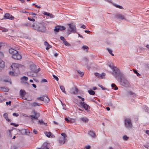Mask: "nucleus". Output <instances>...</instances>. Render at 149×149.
Masks as SVG:
<instances>
[{"label":"nucleus","mask_w":149,"mask_h":149,"mask_svg":"<svg viewBox=\"0 0 149 149\" xmlns=\"http://www.w3.org/2000/svg\"><path fill=\"white\" fill-rule=\"evenodd\" d=\"M71 90L72 91L71 93L74 95L78 94L79 90L76 86H75L74 87L72 88Z\"/></svg>","instance_id":"obj_11"},{"label":"nucleus","mask_w":149,"mask_h":149,"mask_svg":"<svg viewBox=\"0 0 149 149\" xmlns=\"http://www.w3.org/2000/svg\"><path fill=\"white\" fill-rule=\"evenodd\" d=\"M41 82H47V79H43L41 80Z\"/></svg>","instance_id":"obj_61"},{"label":"nucleus","mask_w":149,"mask_h":149,"mask_svg":"<svg viewBox=\"0 0 149 149\" xmlns=\"http://www.w3.org/2000/svg\"><path fill=\"white\" fill-rule=\"evenodd\" d=\"M10 149H17V148L16 146H13L11 147Z\"/></svg>","instance_id":"obj_62"},{"label":"nucleus","mask_w":149,"mask_h":149,"mask_svg":"<svg viewBox=\"0 0 149 149\" xmlns=\"http://www.w3.org/2000/svg\"><path fill=\"white\" fill-rule=\"evenodd\" d=\"M108 66L112 70L111 74L116 79H119L122 77L124 74L120 71L118 68L113 65V63H111L108 64Z\"/></svg>","instance_id":"obj_1"},{"label":"nucleus","mask_w":149,"mask_h":149,"mask_svg":"<svg viewBox=\"0 0 149 149\" xmlns=\"http://www.w3.org/2000/svg\"><path fill=\"white\" fill-rule=\"evenodd\" d=\"M45 96V95H43L42 96L40 97H38L37 98V99L38 100H40V101H43L45 99L44 98Z\"/></svg>","instance_id":"obj_33"},{"label":"nucleus","mask_w":149,"mask_h":149,"mask_svg":"<svg viewBox=\"0 0 149 149\" xmlns=\"http://www.w3.org/2000/svg\"><path fill=\"white\" fill-rule=\"evenodd\" d=\"M3 116L7 121L10 122L11 121V119L8 118L7 113H5L3 115Z\"/></svg>","instance_id":"obj_19"},{"label":"nucleus","mask_w":149,"mask_h":149,"mask_svg":"<svg viewBox=\"0 0 149 149\" xmlns=\"http://www.w3.org/2000/svg\"><path fill=\"white\" fill-rule=\"evenodd\" d=\"M28 79V78L26 76H23L21 78V80L22 81H26Z\"/></svg>","instance_id":"obj_34"},{"label":"nucleus","mask_w":149,"mask_h":149,"mask_svg":"<svg viewBox=\"0 0 149 149\" xmlns=\"http://www.w3.org/2000/svg\"><path fill=\"white\" fill-rule=\"evenodd\" d=\"M14 72H13V71H10L9 72V74L10 75L12 76H14L15 75Z\"/></svg>","instance_id":"obj_50"},{"label":"nucleus","mask_w":149,"mask_h":149,"mask_svg":"<svg viewBox=\"0 0 149 149\" xmlns=\"http://www.w3.org/2000/svg\"><path fill=\"white\" fill-rule=\"evenodd\" d=\"M38 123L40 125H42L43 124L45 125H47V123H45L42 120H39L38 121Z\"/></svg>","instance_id":"obj_30"},{"label":"nucleus","mask_w":149,"mask_h":149,"mask_svg":"<svg viewBox=\"0 0 149 149\" xmlns=\"http://www.w3.org/2000/svg\"><path fill=\"white\" fill-rule=\"evenodd\" d=\"M144 110L146 112L149 113V108L146 106H145L143 108Z\"/></svg>","instance_id":"obj_29"},{"label":"nucleus","mask_w":149,"mask_h":149,"mask_svg":"<svg viewBox=\"0 0 149 149\" xmlns=\"http://www.w3.org/2000/svg\"><path fill=\"white\" fill-rule=\"evenodd\" d=\"M30 69L31 71L34 72L36 70V66L34 64H31L30 66Z\"/></svg>","instance_id":"obj_16"},{"label":"nucleus","mask_w":149,"mask_h":149,"mask_svg":"<svg viewBox=\"0 0 149 149\" xmlns=\"http://www.w3.org/2000/svg\"><path fill=\"white\" fill-rule=\"evenodd\" d=\"M28 19L30 21H31L32 22H34L35 21V19H33V18H31L29 17H28Z\"/></svg>","instance_id":"obj_55"},{"label":"nucleus","mask_w":149,"mask_h":149,"mask_svg":"<svg viewBox=\"0 0 149 149\" xmlns=\"http://www.w3.org/2000/svg\"><path fill=\"white\" fill-rule=\"evenodd\" d=\"M115 6L116 7H117V8H120V9H123V8L121 6L118 5V4H115Z\"/></svg>","instance_id":"obj_43"},{"label":"nucleus","mask_w":149,"mask_h":149,"mask_svg":"<svg viewBox=\"0 0 149 149\" xmlns=\"http://www.w3.org/2000/svg\"><path fill=\"white\" fill-rule=\"evenodd\" d=\"M143 146L146 148L149 149V143H147L146 144L144 145Z\"/></svg>","instance_id":"obj_47"},{"label":"nucleus","mask_w":149,"mask_h":149,"mask_svg":"<svg viewBox=\"0 0 149 149\" xmlns=\"http://www.w3.org/2000/svg\"><path fill=\"white\" fill-rule=\"evenodd\" d=\"M4 56V54L3 52L0 51V58H2Z\"/></svg>","instance_id":"obj_57"},{"label":"nucleus","mask_w":149,"mask_h":149,"mask_svg":"<svg viewBox=\"0 0 149 149\" xmlns=\"http://www.w3.org/2000/svg\"><path fill=\"white\" fill-rule=\"evenodd\" d=\"M4 18L5 19H8L11 20L13 19H14V17L12 16L9 13H6L4 16Z\"/></svg>","instance_id":"obj_10"},{"label":"nucleus","mask_w":149,"mask_h":149,"mask_svg":"<svg viewBox=\"0 0 149 149\" xmlns=\"http://www.w3.org/2000/svg\"><path fill=\"white\" fill-rule=\"evenodd\" d=\"M95 75L99 78H100V74L97 72H95Z\"/></svg>","instance_id":"obj_52"},{"label":"nucleus","mask_w":149,"mask_h":149,"mask_svg":"<svg viewBox=\"0 0 149 149\" xmlns=\"http://www.w3.org/2000/svg\"><path fill=\"white\" fill-rule=\"evenodd\" d=\"M44 45L46 47V49L47 50H48L49 48H52V46L50 45L48 43L47 41H45L44 42Z\"/></svg>","instance_id":"obj_17"},{"label":"nucleus","mask_w":149,"mask_h":149,"mask_svg":"<svg viewBox=\"0 0 149 149\" xmlns=\"http://www.w3.org/2000/svg\"><path fill=\"white\" fill-rule=\"evenodd\" d=\"M60 39L61 40H62L63 41V42H64V41L65 40V39L62 36L60 37Z\"/></svg>","instance_id":"obj_60"},{"label":"nucleus","mask_w":149,"mask_h":149,"mask_svg":"<svg viewBox=\"0 0 149 149\" xmlns=\"http://www.w3.org/2000/svg\"><path fill=\"white\" fill-rule=\"evenodd\" d=\"M10 124L11 125H13L15 127H17L18 126V124H16L15 123H11Z\"/></svg>","instance_id":"obj_59"},{"label":"nucleus","mask_w":149,"mask_h":149,"mask_svg":"<svg viewBox=\"0 0 149 149\" xmlns=\"http://www.w3.org/2000/svg\"><path fill=\"white\" fill-rule=\"evenodd\" d=\"M118 79L120 80V84L125 87H128L130 86V84L128 81L125 78L124 75L123 77H121Z\"/></svg>","instance_id":"obj_3"},{"label":"nucleus","mask_w":149,"mask_h":149,"mask_svg":"<svg viewBox=\"0 0 149 149\" xmlns=\"http://www.w3.org/2000/svg\"><path fill=\"white\" fill-rule=\"evenodd\" d=\"M88 134L92 137H95V133L92 132L91 131H89L88 132Z\"/></svg>","instance_id":"obj_23"},{"label":"nucleus","mask_w":149,"mask_h":149,"mask_svg":"<svg viewBox=\"0 0 149 149\" xmlns=\"http://www.w3.org/2000/svg\"><path fill=\"white\" fill-rule=\"evenodd\" d=\"M134 72L135 74H136L138 76H139L141 75V74L137 72V71L136 70H134Z\"/></svg>","instance_id":"obj_53"},{"label":"nucleus","mask_w":149,"mask_h":149,"mask_svg":"<svg viewBox=\"0 0 149 149\" xmlns=\"http://www.w3.org/2000/svg\"><path fill=\"white\" fill-rule=\"evenodd\" d=\"M65 139L64 138H63V137H60L59 138L58 141L61 145H62L65 143Z\"/></svg>","instance_id":"obj_14"},{"label":"nucleus","mask_w":149,"mask_h":149,"mask_svg":"<svg viewBox=\"0 0 149 149\" xmlns=\"http://www.w3.org/2000/svg\"><path fill=\"white\" fill-rule=\"evenodd\" d=\"M40 68H39L38 69H36V70L34 71L35 73L37 74V76H38V72L40 71Z\"/></svg>","instance_id":"obj_40"},{"label":"nucleus","mask_w":149,"mask_h":149,"mask_svg":"<svg viewBox=\"0 0 149 149\" xmlns=\"http://www.w3.org/2000/svg\"><path fill=\"white\" fill-rule=\"evenodd\" d=\"M27 75L30 76L36 77H37V74H36L35 72L31 71H29L27 72Z\"/></svg>","instance_id":"obj_12"},{"label":"nucleus","mask_w":149,"mask_h":149,"mask_svg":"<svg viewBox=\"0 0 149 149\" xmlns=\"http://www.w3.org/2000/svg\"><path fill=\"white\" fill-rule=\"evenodd\" d=\"M48 16H49L50 18H53L55 17V16L54 15L51 14L49 13Z\"/></svg>","instance_id":"obj_46"},{"label":"nucleus","mask_w":149,"mask_h":149,"mask_svg":"<svg viewBox=\"0 0 149 149\" xmlns=\"http://www.w3.org/2000/svg\"><path fill=\"white\" fill-rule=\"evenodd\" d=\"M1 89H2L5 92H8V89L7 88H5L1 87Z\"/></svg>","instance_id":"obj_56"},{"label":"nucleus","mask_w":149,"mask_h":149,"mask_svg":"<svg viewBox=\"0 0 149 149\" xmlns=\"http://www.w3.org/2000/svg\"><path fill=\"white\" fill-rule=\"evenodd\" d=\"M125 127L127 129L132 128V124L130 119L128 118L125 120Z\"/></svg>","instance_id":"obj_7"},{"label":"nucleus","mask_w":149,"mask_h":149,"mask_svg":"<svg viewBox=\"0 0 149 149\" xmlns=\"http://www.w3.org/2000/svg\"><path fill=\"white\" fill-rule=\"evenodd\" d=\"M32 27L38 31L45 33L46 31V24L44 22H35L32 25Z\"/></svg>","instance_id":"obj_2"},{"label":"nucleus","mask_w":149,"mask_h":149,"mask_svg":"<svg viewBox=\"0 0 149 149\" xmlns=\"http://www.w3.org/2000/svg\"><path fill=\"white\" fill-rule=\"evenodd\" d=\"M123 139L125 141H127L129 137H128L126 135H125L123 136Z\"/></svg>","instance_id":"obj_41"},{"label":"nucleus","mask_w":149,"mask_h":149,"mask_svg":"<svg viewBox=\"0 0 149 149\" xmlns=\"http://www.w3.org/2000/svg\"><path fill=\"white\" fill-rule=\"evenodd\" d=\"M19 93L20 95L22 97H24L26 94V91L24 90H21L20 91Z\"/></svg>","instance_id":"obj_20"},{"label":"nucleus","mask_w":149,"mask_h":149,"mask_svg":"<svg viewBox=\"0 0 149 149\" xmlns=\"http://www.w3.org/2000/svg\"><path fill=\"white\" fill-rule=\"evenodd\" d=\"M31 113L32 115H30L29 117L32 120H38L40 116V113L34 109L32 110Z\"/></svg>","instance_id":"obj_4"},{"label":"nucleus","mask_w":149,"mask_h":149,"mask_svg":"<svg viewBox=\"0 0 149 149\" xmlns=\"http://www.w3.org/2000/svg\"><path fill=\"white\" fill-rule=\"evenodd\" d=\"M17 51L13 48H10L9 49V52L10 54L12 55L15 54V53H17Z\"/></svg>","instance_id":"obj_15"},{"label":"nucleus","mask_w":149,"mask_h":149,"mask_svg":"<svg viewBox=\"0 0 149 149\" xmlns=\"http://www.w3.org/2000/svg\"><path fill=\"white\" fill-rule=\"evenodd\" d=\"M107 50L109 52L112 56H114V54L112 53V50L109 48H107Z\"/></svg>","instance_id":"obj_38"},{"label":"nucleus","mask_w":149,"mask_h":149,"mask_svg":"<svg viewBox=\"0 0 149 149\" xmlns=\"http://www.w3.org/2000/svg\"><path fill=\"white\" fill-rule=\"evenodd\" d=\"M68 25L69 26V28L68 30L69 31L74 33H77V32L76 31L77 29L75 24L71 23L69 24Z\"/></svg>","instance_id":"obj_6"},{"label":"nucleus","mask_w":149,"mask_h":149,"mask_svg":"<svg viewBox=\"0 0 149 149\" xmlns=\"http://www.w3.org/2000/svg\"><path fill=\"white\" fill-rule=\"evenodd\" d=\"M63 43L66 46H69L70 45L67 41H66V40L64 41Z\"/></svg>","instance_id":"obj_39"},{"label":"nucleus","mask_w":149,"mask_h":149,"mask_svg":"<svg viewBox=\"0 0 149 149\" xmlns=\"http://www.w3.org/2000/svg\"><path fill=\"white\" fill-rule=\"evenodd\" d=\"M81 119L82 121L85 123L88 122V119L86 118H81Z\"/></svg>","instance_id":"obj_31"},{"label":"nucleus","mask_w":149,"mask_h":149,"mask_svg":"<svg viewBox=\"0 0 149 149\" xmlns=\"http://www.w3.org/2000/svg\"><path fill=\"white\" fill-rule=\"evenodd\" d=\"M4 63L2 60H0V67L3 68L4 67Z\"/></svg>","instance_id":"obj_28"},{"label":"nucleus","mask_w":149,"mask_h":149,"mask_svg":"<svg viewBox=\"0 0 149 149\" xmlns=\"http://www.w3.org/2000/svg\"><path fill=\"white\" fill-rule=\"evenodd\" d=\"M19 130V131H22L23 132V133L27 135H29V134L30 133V132L27 129H22L21 131L20 130Z\"/></svg>","instance_id":"obj_18"},{"label":"nucleus","mask_w":149,"mask_h":149,"mask_svg":"<svg viewBox=\"0 0 149 149\" xmlns=\"http://www.w3.org/2000/svg\"><path fill=\"white\" fill-rule=\"evenodd\" d=\"M45 100L43 101L44 102L46 103H48L50 101V99L49 97L46 95H45V96L44 98Z\"/></svg>","instance_id":"obj_21"},{"label":"nucleus","mask_w":149,"mask_h":149,"mask_svg":"<svg viewBox=\"0 0 149 149\" xmlns=\"http://www.w3.org/2000/svg\"><path fill=\"white\" fill-rule=\"evenodd\" d=\"M115 17L122 20L125 19V16L121 14H118L115 15Z\"/></svg>","instance_id":"obj_13"},{"label":"nucleus","mask_w":149,"mask_h":149,"mask_svg":"<svg viewBox=\"0 0 149 149\" xmlns=\"http://www.w3.org/2000/svg\"><path fill=\"white\" fill-rule=\"evenodd\" d=\"M77 72L81 77L83 76L84 75V73L83 72H82L79 70L77 71Z\"/></svg>","instance_id":"obj_45"},{"label":"nucleus","mask_w":149,"mask_h":149,"mask_svg":"<svg viewBox=\"0 0 149 149\" xmlns=\"http://www.w3.org/2000/svg\"><path fill=\"white\" fill-rule=\"evenodd\" d=\"M12 130H8V133L9 134V136H10V137H11L12 136V134H11V132Z\"/></svg>","instance_id":"obj_64"},{"label":"nucleus","mask_w":149,"mask_h":149,"mask_svg":"<svg viewBox=\"0 0 149 149\" xmlns=\"http://www.w3.org/2000/svg\"><path fill=\"white\" fill-rule=\"evenodd\" d=\"M82 48L83 50H85V49H86L87 51L89 49V47L87 46L86 45L83 46Z\"/></svg>","instance_id":"obj_44"},{"label":"nucleus","mask_w":149,"mask_h":149,"mask_svg":"<svg viewBox=\"0 0 149 149\" xmlns=\"http://www.w3.org/2000/svg\"><path fill=\"white\" fill-rule=\"evenodd\" d=\"M41 104H40L39 103H38V102H33V103H32L31 104V106L32 107H35L37 106H40Z\"/></svg>","instance_id":"obj_25"},{"label":"nucleus","mask_w":149,"mask_h":149,"mask_svg":"<svg viewBox=\"0 0 149 149\" xmlns=\"http://www.w3.org/2000/svg\"><path fill=\"white\" fill-rule=\"evenodd\" d=\"M130 95L132 96V97L134 98L136 97V94L134 93L132 91H130L128 92Z\"/></svg>","instance_id":"obj_24"},{"label":"nucleus","mask_w":149,"mask_h":149,"mask_svg":"<svg viewBox=\"0 0 149 149\" xmlns=\"http://www.w3.org/2000/svg\"><path fill=\"white\" fill-rule=\"evenodd\" d=\"M111 86L112 88L114 90H117L118 89V88L116 86V85L114 84H112Z\"/></svg>","instance_id":"obj_27"},{"label":"nucleus","mask_w":149,"mask_h":149,"mask_svg":"<svg viewBox=\"0 0 149 149\" xmlns=\"http://www.w3.org/2000/svg\"><path fill=\"white\" fill-rule=\"evenodd\" d=\"M88 92L91 95H94L95 94V91L92 90H88Z\"/></svg>","instance_id":"obj_37"},{"label":"nucleus","mask_w":149,"mask_h":149,"mask_svg":"<svg viewBox=\"0 0 149 149\" xmlns=\"http://www.w3.org/2000/svg\"><path fill=\"white\" fill-rule=\"evenodd\" d=\"M11 81V79H4L3 80V81L4 82H9L10 83V84H11V81Z\"/></svg>","instance_id":"obj_49"},{"label":"nucleus","mask_w":149,"mask_h":149,"mask_svg":"<svg viewBox=\"0 0 149 149\" xmlns=\"http://www.w3.org/2000/svg\"><path fill=\"white\" fill-rule=\"evenodd\" d=\"M43 149H49L48 146V144L47 143H45L42 144Z\"/></svg>","instance_id":"obj_22"},{"label":"nucleus","mask_w":149,"mask_h":149,"mask_svg":"<svg viewBox=\"0 0 149 149\" xmlns=\"http://www.w3.org/2000/svg\"><path fill=\"white\" fill-rule=\"evenodd\" d=\"M80 104L82 106L86 111H87L88 109H90V106L86 103L84 102H80Z\"/></svg>","instance_id":"obj_9"},{"label":"nucleus","mask_w":149,"mask_h":149,"mask_svg":"<svg viewBox=\"0 0 149 149\" xmlns=\"http://www.w3.org/2000/svg\"><path fill=\"white\" fill-rule=\"evenodd\" d=\"M61 135L63 137V138H64L65 139L67 137V135L65 133H62L61 134Z\"/></svg>","instance_id":"obj_51"},{"label":"nucleus","mask_w":149,"mask_h":149,"mask_svg":"<svg viewBox=\"0 0 149 149\" xmlns=\"http://www.w3.org/2000/svg\"><path fill=\"white\" fill-rule=\"evenodd\" d=\"M23 26L27 27H31V24L30 22H26V23L23 24H22Z\"/></svg>","instance_id":"obj_32"},{"label":"nucleus","mask_w":149,"mask_h":149,"mask_svg":"<svg viewBox=\"0 0 149 149\" xmlns=\"http://www.w3.org/2000/svg\"><path fill=\"white\" fill-rule=\"evenodd\" d=\"M60 88L63 92L66 94V92L65 91V88L62 85L60 86Z\"/></svg>","instance_id":"obj_26"},{"label":"nucleus","mask_w":149,"mask_h":149,"mask_svg":"<svg viewBox=\"0 0 149 149\" xmlns=\"http://www.w3.org/2000/svg\"><path fill=\"white\" fill-rule=\"evenodd\" d=\"M98 86L100 87H101L102 90H105L106 89V88L103 87L102 85H99Z\"/></svg>","instance_id":"obj_58"},{"label":"nucleus","mask_w":149,"mask_h":149,"mask_svg":"<svg viewBox=\"0 0 149 149\" xmlns=\"http://www.w3.org/2000/svg\"><path fill=\"white\" fill-rule=\"evenodd\" d=\"M105 74L104 73H102L101 74H100V78L102 79L103 77L105 75Z\"/></svg>","instance_id":"obj_54"},{"label":"nucleus","mask_w":149,"mask_h":149,"mask_svg":"<svg viewBox=\"0 0 149 149\" xmlns=\"http://www.w3.org/2000/svg\"><path fill=\"white\" fill-rule=\"evenodd\" d=\"M54 30L57 32H58L60 30V28L59 26H55V29H54Z\"/></svg>","instance_id":"obj_35"},{"label":"nucleus","mask_w":149,"mask_h":149,"mask_svg":"<svg viewBox=\"0 0 149 149\" xmlns=\"http://www.w3.org/2000/svg\"><path fill=\"white\" fill-rule=\"evenodd\" d=\"M12 57L14 59L17 60H19L22 58L21 55L19 54L18 52L17 53H15V54L12 55Z\"/></svg>","instance_id":"obj_8"},{"label":"nucleus","mask_w":149,"mask_h":149,"mask_svg":"<svg viewBox=\"0 0 149 149\" xmlns=\"http://www.w3.org/2000/svg\"><path fill=\"white\" fill-rule=\"evenodd\" d=\"M22 66L21 64L18 63H14L11 66V67L12 68L13 70L15 72L17 73H19L20 72L18 68Z\"/></svg>","instance_id":"obj_5"},{"label":"nucleus","mask_w":149,"mask_h":149,"mask_svg":"<svg viewBox=\"0 0 149 149\" xmlns=\"http://www.w3.org/2000/svg\"><path fill=\"white\" fill-rule=\"evenodd\" d=\"M13 116H15L16 117H17L19 116V114L18 113H13Z\"/></svg>","instance_id":"obj_63"},{"label":"nucleus","mask_w":149,"mask_h":149,"mask_svg":"<svg viewBox=\"0 0 149 149\" xmlns=\"http://www.w3.org/2000/svg\"><path fill=\"white\" fill-rule=\"evenodd\" d=\"M52 76L57 81H58L59 79L57 77L55 76L54 74H52Z\"/></svg>","instance_id":"obj_48"},{"label":"nucleus","mask_w":149,"mask_h":149,"mask_svg":"<svg viewBox=\"0 0 149 149\" xmlns=\"http://www.w3.org/2000/svg\"><path fill=\"white\" fill-rule=\"evenodd\" d=\"M60 31L64 30L65 29V27L63 26H59Z\"/></svg>","instance_id":"obj_42"},{"label":"nucleus","mask_w":149,"mask_h":149,"mask_svg":"<svg viewBox=\"0 0 149 149\" xmlns=\"http://www.w3.org/2000/svg\"><path fill=\"white\" fill-rule=\"evenodd\" d=\"M45 134L46 136L48 137H50V136L51 135V132H46Z\"/></svg>","instance_id":"obj_36"}]
</instances>
